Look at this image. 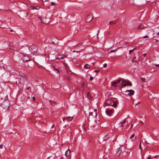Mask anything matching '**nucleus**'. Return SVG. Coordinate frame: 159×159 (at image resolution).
Returning a JSON list of instances; mask_svg holds the SVG:
<instances>
[{
  "instance_id": "nucleus-1",
  "label": "nucleus",
  "mask_w": 159,
  "mask_h": 159,
  "mask_svg": "<svg viewBox=\"0 0 159 159\" xmlns=\"http://www.w3.org/2000/svg\"><path fill=\"white\" fill-rule=\"evenodd\" d=\"M121 81L120 83V87L122 88L123 86H126L127 85H131L129 84V81L127 80H125L124 79H121Z\"/></svg>"
},
{
  "instance_id": "nucleus-2",
  "label": "nucleus",
  "mask_w": 159,
  "mask_h": 159,
  "mask_svg": "<svg viewBox=\"0 0 159 159\" xmlns=\"http://www.w3.org/2000/svg\"><path fill=\"white\" fill-rule=\"evenodd\" d=\"M29 49L30 52L33 53L36 52L38 50L37 47L36 46L33 45L30 46Z\"/></svg>"
},
{
  "instance_id": "nucleus-3",
  "label": "nucleus",
  "mask_w": 159,
  "mask_h": 159,
  "mask_svg": "<svg viewBox=\"0 0 159 159\" xmlns=\"http://www.w3.org/2000/svg\"><path fill=\"white\" fill-rule=\"evenodd\" d=\"M113 109H106L105 110L106 114L109 116H111L114 112Z\"/></svg>"
},
{
  "instance_id": "nucleus-4",
  "label": "nucleus",
  "mask_w": 159,
  "mask_h": 159,
  "mask_svg": "<svg viewBox=\"0 0 159 159\" xmlns=\"http://www.w3.org/2000/svg\"><path fill=\"white\" fill-rule=\"evenodd\" d=\"M2 105L4 108H7L9 107V101H4L2 103Z\"/></svg>"
},
{
  "instance_id": "nucleus-5",
  "label": "nucleus",
  "mask_w": 159,
  "mask_h": 159,
  "mask_svg": "<svg viewBox=\"0 0 159 159\" xmlns=\"http://www.w3.org/2000/svg\"><path fill=\"white\" fill-rule=\"evenodd\" d=\"M39 18L41 22L44 24H47L49 22V20L48 18H41V17H39Z\"/></svg>"
},
{
  "instance_id": "nucleus-6",
  "label": "nucleus",
  "mask_w": 159,
  "mask_h": 159,
  "mask_svg": "<svg viewBox=\"0 0 159 159\" xmlns=\"http://www.w3.org/2000/svg\"><path fill=\"white\" fill-rule=\"evenodd\" d=\"M97 109H95L92 112H89V116H93V117H96L97 116Z\"/></svg>"
},
{
  "instance_id": "nucleus-7",
  "label": "nucleus",
  "mask_w": 159,
  "mask_h": 159,
  "mask_svg": "<svg viewBox=\"0 0 159 159\" xmlns=\"http://www.w3.org/2000/svg\"><path fill=\"white\" fill-rule=\"evenodd\" d=\"M22 59L23 61L24 62L29 61L30 60V57L27 56H23Z\"/></svg>"
},
{
  "instance_id": "nucleus-8",
  "label": "nucleus",
  "mask_w": 159,
  "mask_h": 159,
  "mask_svg": "<svg viewBox=\"0 0 159 159\" xmlns=\"http://www.w3.org/2000/svg\"><path fill=\"white\" fill-rule=\"evenodd\" d=\"M148 33L149 34V35H150L152 37V38L153 39L154 37V31L149 30L148 31Z\"/></svg>"
},
{
  "instance_id": "nucleus-9",
  "label": "nucleus",
  "mask_w": 159,
  "mask_h": 159,
  "mask_svg": "<svg viewBox=\"0 0 159 159\" xmlns=\"http://www.w3.org/2000/svg\"><path fill=\"white\" fill-rule=\"evenodd\" d=\"M119 103L117 100L113 101V104L112 105V106L114 108H116Z\"/></svg>"
},
{
  "instance_id": "nucleus-10",
  "label": "nucleus",
  "mask_w": 159,
  "mask_h": 159,
  "mask_svg": "<svg viewBox=\"0 0 159 159\" xmlns=\"http://www.w3.org/2000/svg\"><path fill=\"white\" fill-rule=\"evenodd\" d=\"M91 15H89L87 16V18L86 19V21L89 22H90L93 18Z\"/></svg>"
},
{
  "instance_id": "nucleus-11",
  "label": "nucleus",
  "mask_w": 159,
  "mask_h": 159,
  "mask_svg": "<svg viewBox=\"0 0 159 159\" xmlns=\"http://www.w3.org/2000/svg\"><path fill=\"white\" fill-rule=\"evenodd\" d=\"M125 92L127 93L128 94L130 95L133 94L134 93V91L131 89L126 90Z\"/></svg>"
},
{
  "instance_id": "nucleus-12",
  "label": "nucleus",
  "mask_w": 159,
  "mask_h": 159,
  "mask_svg": "<svg viewBox=\"0 0 159 159\" xmlns=\"http://www.w3.org/2000/svg\"><path fill=\"white\" fill-rule=\"evenodd\" d=\"M65 55H59L57 57H56V59H63V58L65 57Z\"/></svg>"
},
{
  "instance_id": "nucleus-13",
  "label": "nucleus",
  "mask_w": 159,
  "mask_h": 159,
  "mask_svg": "<svg viewBox=\"0 0 159 159\" xmlns=\"http://www.w3.org/2000/svg\"><path fill=\"white\" fill-rule=\"evenodd\" d=\"M122 152L121 149L120 148H118L117 151L116 153V155L117 156L120 155Z\"/></svg>"
},
{
  "instance_id": "nucleus-14",
  "label": "nucleus",
  "mask_w": 159,
  "mask_h": 159,
  "mask_svg": "<svg viewBox=\"0 0 159 159\" xmlns=\"http://www.w3.org/2000/svg\"><path fill=\"white\" fill-rule=\"evenodd\" d=\"M70 154V151L69 149L67 150L65 152V155L67 157H68Z\"/></svg>"
},
{
  "instance_id": "nucleus-15",
  "label": "nucleus",
  "mask_w": 159,
  "mask_h": 159,
  "mask_svg": "<svg viewBox=\"0 0 159 159\" xmlns=\"http://www.w3.org/2000/svg\"><path fill=\"white\" fill-rule=\"evenodd\" d=\"M73 119V117H65V120H66L67 121H70L72 120Z\"/></svg>"
},
{
  "instance_id": "nucleus-16",
  "label": "nucleus",
  "mask_w": 159,
  "mask_h": 159,
  "mask_svg": "<svg viewBox=\"0 0 159 159\" xmlns=\"http://www.w3.org/2000/svg\"><path fill=\"white\" fill-rule=\"evenodd\" d=\"M125 122H126V121H125V120H122V121L119 124L120 126H121V127H122L123 126V125L124 124H125Z\"/></svg>"
},
{
  "instance_id": "nucleus-17",
  "label": "nucleus",
  "mask_w": 159,
  "mask_h": 159,
  "mask_svg": "<svg viewBox=\"0 0 159 159\" xmlns=\"http://www.w3.org/2000/svg\"><path fill=\"white\" fill-rule=\"evenodd\" d=\"M109 138V135L108 134H107L103 138V140L104 141H106Z\"/></svg>"
},
{
  "instance_id": "nucleus-18",
  "label": "nucleus",
  "mask_w": 159,
  "mask_h": 159,
  "mask_svg": "<svg viewBox=\"0 0 159 159\" xmlns=\"http://www.w3.org/2000/svg\"><path fill=\"white\" fill-rule=\"evenodd\" d=\"M64 66L66 71H68L69 70V67L68 65L64 63Z\"/></svg>"
},
{
  "instance_id": "nucleus-19",
  "label": "nucleus",
  "mask_w": 159,
  "mask_h": 159,
  "mask_svg": "<svg viewBox=\"0 0 159 159\" xmlns=\"http://www.w3.org/2000/svg\"><path fill=\"white\" fill-rule=\"evenodd\" d=\"M53 70L54 71H56V72L58 74V73H60L59 71V70L58 69L54 67H53Z\"/></svg>"
},
{
  "instance_id": "nucleus-20",
  "label": "nucleus",
  "mask_w": 159,
  "mask_h": 159,
  "mask_svg": "<svg viewBox=\"0 0 159 159\" xmlns=\"http://www.w3.org/2000/svg\"><path fill=\"white\" fill-rule=\"evenodd\" d=\"M39 8V7H36L33 6H31L30 7V8L31 10H34L35 9L37 10Z\"/></svg>"
},
{
  "instance_id": "nucleus-21",
  "label": "nucleus",
  "mask_w": 159,
  "mask_h": 159,
  "mask_svg": "<svg viewBox=\"0 0 159 159\" xmlns=\"http://www.w3.org/2000/svg\"><path fill=\"white\" fill-rule=\"evenodd\" d=\"M90 67V66H89V65L88 64H86L84 66V68H85L87 69H88Z\"/></svg>"
},
{
  "instance_id": "nucleus-22",
  "label": "nucleus",
  "mask_w": 159,
  "mask_h": 159,
  "mask_svg": "<svg viewBox=\"0 0 159 159\" xmlns=\"http://www.w3.org/2000/svg\"><path fill=\"white\" fill-rule=\"evenodd\" d=\"M121 80V79H119L115 81V83H116V84L119 83L120 82Z\"/></svg>"
},
{
  "instance_id": "nucleus-23",
  "label": "nucleus",
  "mask_w": 159,
  "mask_h": 159,
  "mask_svg": "<svg viewBox=\"0 0 159 159\" xmlns=\"http://www.w3.org/2000/svg\"><path fill=\"white\" fill-rule=\"evenodd\" d=\"M144 26L143 25H140L138 27V29H143L144 28Z\"/></svg>"
},
{
  "instance_id": "nucleus-24",
  "label": "nucleus",
  "mask_w": 159,
  "mask_h": 159,
  "mask_svg": "<svg viewBox=\"0 0 159 159\" xmlns=\"http://www.w3.org/2000/svg\"><path fill=\"white\" fill-rule=\"evenodd\" d=\"M116 83H115V81H113L112 82V84H111L112 86L116 87Z\"/></svg>"
},
{
  "instance_id": "nucleus-25",
  "label": "nucleus",
  "mask_w": 159,
  "mask_h": 159,
  "mask_svg": "<svg viewBox=\"0 0 159 159\" xmlns=\"http://www.w3.org/2000/svg\"><path fill=\"white\" fill-rule=\"evenodd\" d=\"M115 23V22L114 21H111L109 22V24L110 25H112V24H114Z\"/></svg>"
},
{
  "instance_id": "nucleus-26",
  "label": "nucleus",
  "mask_w": 159,
  "mask_h": 159,
  "mask_svg": "<svg viewBox=\"0 0 159 159\" xmlns=\"http://www.w3.org/2000/svg\"><path fill=\"white\" fill-rule=\"evenodd\" d=\"M107 105H110V103H108L106 102H105L104 103V106H105Z\"/></svg>"
},
{
  "instance_id": "nucleus-27",
  "label": "nucleus",
  "mask_w": 159,
  "mask_h": 159,
  "mask_svg": "<svg viewBox=\"0 0 159 159\" xmlns=\"http://www.w3.org/2000/svg\"><path fill=\"white\" fill-rule=\"evenodd\" d=\"M141 80L142 82H145V79L144 78H141Z\"/></svg>"
},
{
  "instance_id": "nucleus-28",
  "label": "nucleus",
  "mask_w": 159,
  "mask_h": 159,
  "mask_svg": "<svg viewBox=\"0 0 159 159\" xmlns=\"http://www.w3.org/2000/svg\"><path fill=\"white\" fill-rule=\"evenodd\" d=\"M134 134H132L131 135L130 137L129 138L130 139H132L134 137Z\"/></svg>"
},
{
  "instance_id": "nucleus-29",
  "label": "nucleus",
  "mask_w": 159,
  "mask_h": 159,
  "mask_svg": "<svg viewBox=\"0 0 159 159\" xmlns=\"http://www.w3.org/2000/svg\"><path fill=\"white\" fill-rule=\"evenodd\" d=\"M107 65L106 63H105L103 64V66L104 67H106L107 66Z\"/></svg>"
},
{
  "instance_id": "nucleus-30",
  "label": "nucleus",
  "mask_w": 159,
  "mask_h": 159,
  "mask_svg": "<svg viewBox=\"0 0 159 159\" xmlns=\"http://www.w3.org/2000/svg\"><path fill=\"white\" fill-rule=\"evenodd\" d=\"M134 50H130L129 51V54H130L132 52V51H133Z\"/></svg>"
},
{
  "instance_id": "nucleus-31",
  "label": "nucleus",
  "mask_w": 159,
  "mask_h": 159,
  "mask_svg": "<svg viewBox=\"0 0 159 159\" xmlns=\"http://www.w3.org/2000/svg\"><path fill=\"white\" fill-rule=\"evenodd\" d=\"M148 37H149L148 36L146 35V36H144L143 37V38H148Z\"/></svg>"
},
{
  "instance_id": "nucleus-32",
  "label": "nucleus",
  "mask_w": 159,
  "mask_h": 159,
  "mask_svg": "<svg viewBox=\"0 0 159 159\" xmlns=\"http://www.w3.org/2000/svg\"><path fill=\"white\" fill-rule=\"evenodd\" d=\"M51 5L52 6L55 5V4L53 2H52L51 4Z\"/></svg>"
},
{
  "instance_id": "nucleus-33",
  "label": "nucleus",
  "mask_w": 159,
  "mask_h": 159,
  "mask_svg": "<svg viewBox=\"0 0 159 159\" xmlns=\"http://www.w3.org/2000/svg\"><path fill=\"white\" fill-rule=\"evenodd\" d=\"M93 79V77H90V80H92Z\"/></svg>"
},
{
  "instance_id": "nucleus-34",
  "label": "nucleus",
  "mask_w": 159,
  "mask_h": 159,
  "mask_svg": "<svg viewBox=\"0 0 159 159\" xmlns=\"http://www.w3.org/2000/svg\"><path fill=\"white\" fill-rule=\"evenodd\" d=\"M3 146L2 144L0 145V148L2 149L3 148Z\"/></svg>"
},
{
  "instance_id": "nucleus-35",
  "label": "nucleus",
  "mask_w": 159,
  "mask_h": 159,
  "mask_svg": "<svg viewBox=\"0 0 159 159\" xmlns=\"http://www.w3.org/2000/svg\"><path fill=\"white\" fill-rule=\"evenodd\" d=\"M87 97L89 99V94L88 93H87Z\"/></svg>"
},
{
  "instance_id": "nucleus-36",
  "label": "nucleus",
  "mask_w": 159,
  "mask_h": 159,
  "mask_svg": "<svg viewBox=\"0 0 159 159\" xmlns=\"http://www.w3.org/2000/svg\"><path fill=\"white\" fill-rule=\"evenodd\" d=\"M139 147V148L140 149H141V143H140Z\"/></svg>"
},
{
  "instance_id": "nucleus-37",
  "label": "nucleus",
  "mask_w": 159,
  "mask_h": 159,
  "mask_svg": "<svg viewBox=\"0 0 159 159\" xmlns=\"http://www.w3.org/2000/svg\"><path fill=\"white\" fill-rule=\"evenodd\" d=\"M115 52V50H111L110 51V52Z\"/></svg>"
},
{
  "instance_id": "nucleus-38",
  "label": "nucleus",
  "mask_w": 159,
  "mask_h": 159,
  "mask_svg": "<svg viewBox=\"0 0 159 159\" xmlns=\"http://www.w3.org/2000/svg\"><path fill=\"white\" fill-rule=\"evenodd\" d=\"M155 66H157V67H159V64H155Z\"/></svg>"
},
{
  "instance_id": "nucleus-39",
  "label": "nucleus",
  "mask_w": 159,
  "mask_h": 159,
  "mask_svg": "<svg viewBox=\"0 0 159 159\" xmlns=\"http://www.w3.org/2000/svg\"><path fill=\"white\" fill-rule=\"evenodd\" d=\"M99 71V70H95V72H98Z\"/></svg>"
},
{
  "instance_id": "nucleus-40",
  "label": "nucleus",
  "mask_w": 159,
  "mask_h": 159,
  "mask_svg": "<svg viewBox=\"0 0 159 159\" xmlns=\"http://www.w3.org/2000/svg\"><path fill=\"white\" fill-rule=\"evenodd\" d=\"M62 119H63V121L64 122V120L65 119V118H64L63 117V118H62Z\"/></svg>"
},
{
  "instance_id": "nucleus-41",
  "label": "nucleus",
  "mask_w": 159,
  "mask_h": 159,
  "mask_svg": "<svg viewBox=\"0 0 159 159\" xmlns=\"http://www.w3.org/2000/svg\"><path fill=\"white\" fill-rule=\"evenodd\" d=\"M143 55L144 57H145L146 55V53L143 54Z\"/></svg>"
},
{
  "instance_id": "nucleus-42",
  "label": "nucleus",
  "mask_w": 159,
  "mask_h": 159,
  "mask_svg": "<svg viewBox=\"0 0 159 159\" xmlns=\"http://www.w3.org/2000/svg\"><path fill=\"white\" fill-rule=\"evenodd\" d=\"M32 99H33V100H35V97H32Z\"/></svg>"
},
{
  "instance_id": "nucleus-43",
  "label": "nucleus",
  "mask_w": 159,
  "mask_h": 159,
  "mask_svg": "<svg viewBox=\"0 0 159 159\" xmlns=\"http://www.w3.org/2000/svg\"><path fill=\"white\" fill-rule=\"evenodd\" d=\"M10 31L11 32H13V30H12V29H11V30H10Z\"/></svg>"
},
{
  "instance_id": "nucleus-44",
  "label": "nucleus",
  "mask_w": 159,
  "mask_h": 159,
  "mask_svg": "<svg viewBox=\"0 0 159 159\" xmlns=\"http://www.w3.org/2000/svg\"><path fill=\"white\" fill-rule=\"evenodd\" d=\"M140 103V102H138L136 104H135V105H138V104H139V103Z\"/></svg>"
},
{
  "instance_id": "nucleus-45",
  "label": "nucleus",
  "mask_w": 159,
  "mask_h": 159,
  "mask_svg": "<svg viewBox=\"0 0 159 159\" xmlns=\"http://www.w3.org/2000/svg\"><path fill=\"white\" fill-rule=\"evenodd\" d=\"M28 16V13H27L26 17L27 16Z\"/></svg>"
},
{
  "instance_id": "nucleus-46",
  "label": "nucleus",
  "mask_w": 159,
  "mask_h": 159,
  "mask_svg": "<svg viewBox=\"0 0 159 159\" xmlns=\"http://www.w3.org/2000/svg\"><path fill=\"white\" fill-rule=\"evenodd\" d=\"M157 35H159V32L157 33Z\"/></svg>"
},
{
  "instance_id": "nucleus-47",
  "label": "nucleus",
  "mask_w": 159,
  "mask_h": 159,
  "mask_svg": "<svg viewBox=\"0 0 159 159\" xmlns=\"http://www.w3.org/2000/svg\"><path fill=\"white\" fill-rule=\"evenodd\" d=\"M30 88V87H29L27 88V89H29Z\"/></svg>"
},
{
  "instance_id": "nucleus-48",
  "label": "nucleus",
  "mask_w": 159,
  "mask_h": 159,
  "mask_svg": "<svg viewBox=\"0 0 159 159\" xmlns=\"http://www.w3.org/2000/svg\"><path fill=\"white\" fill-rule=\"evenodd\" d=\"M147 159H151V158L149 157H148L147 158Z\"/></svg>"
},
{
  "instance_id": "nucleus-49",
  "label": "nucleus",
  "mask_w": 159,
  "mask_h": 159,
  "mask_svg": "<svg viewBox=\"0 0 159 159\" xmlns=\"http://www.w3.org/2000/svg\"><path fill=\"white\" fill-rule=\"evenodd\" d=\"M155 71V70H152V72H154Z\"/></svg>"
},
{
  "instance_id": "nucleus-50",
  "label": "nucleus",
  "mask_w": 159,
  "mask_h": 159,
  "mask_svg": "<svg viewBox=\"0 0 159 159\" xmlns=\"http://www.w3.org/2000/svg\"><path fill=\"white\" fill-rule=\"evenodd\" d=\"M98 32H99V30H98V33H97V35H98Z\"/></svg>"
},
{
  "instance_id": "nucleus-51",
  "label": "nucleus",
  "mask_w": 159,
  "mask_h": 159,
  "mask_svg": "<svg viewBox=\"0 0 159 159\" xmlns=\"http://www.w3.org/2000/svg\"><path fill=\"white\" fill-rule=\"evenodd\" d=\"M73 52H75V51H74H74H73Z\"/></svg>"
},
{
  "instance_id": "nucleus-52",
  "label": "nucleus",
  "mask_w": 159,
  "mask_h": 159,
  "mask_svg": "<svg viewBox=\"0 0 159 159\" xmlns=\"http://www.w3.org/2000/svg\"><path fill=\"white\" fill-rule=\"evenodd\" d=\"M53 125H52V127H53Z\"/></svg>"
},
{
  "instance_id": "nucleus-53",
  "label": "nucleus",
  "mask_w": 159,
  "mask_h": 159,
  "mask_svg": "<svg viewBox=\"0 0 159 159\" xmlns=\"http://www.w3.org/2000/svg\"><path fill=\"white\" fill-rule=\"evenodd\" d=\"M45 2H46V1H47V0H45Z\"/></svg>"
}]
</instances>
